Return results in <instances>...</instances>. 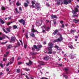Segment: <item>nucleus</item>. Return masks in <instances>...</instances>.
Here are the masks:
<instances>
[{
	"mask_svg": "<svg viewBox=\"0 0 79 79\" xmlns=\"http://www.w3.org/2000/svg\"><path fill=\"white\" fill-rule=\"evenodd\" d=\"M6 43H7V42H6L5 43H2L1 44H6Z\"/></svg>",
	"mask_w": 79,
	"mask_h": 79,
	"instance_id": "obj_56",
	"label": "nucleus"
},
{
	"mask_svg": "<svg viewBox=\"0 0 79 79\" xmlns=\"http://www.w3.org/2000/svg\"><path fill=\"white\" fill-rule=\"evenodd\" d=\"M64 77H65L66 79H67L68 78V76H66V75H64Z\"/></svg>",
	"mask_w": 79,
	"mask_h": 79,
	"instance_id": "obj_46",
	"label": "nucleus"
},
{
	"mask_svg": "<svg viewBox=\"0 0 79 79\" xmlns=\"http://www.w3.org/2000/svg\"><path fill=\"white\" fill-rule=\"evenodd\" d=\"M58 30H56L53 33V34L54 35H55V34H56L57 33H58Z\"/></svg>",
	"mask_w": 79,
	"mask_h": 79,
	"instance_id": "obj_15",
	"label": "nucleus"
},
{
	"mask_svg": "<svg viewBox=\"0 0 79 79\" xmlns=\"http://www.w3.org/2000/svg\"><path fill=\"white\" fill-rule=\"evenodd\" d=\"M59 66H62L63 65H62V64H59Z\"/></svg>",
	"mask_w": 79,
	"mask_h": 79,
	"instance_id": "obj_61",
	"label": "nucleus"
},
{
	"mask_svg": "<svg viewBox=\"0 0 79 79\" xmlns=\"http://www.w3.org/2000/svg\"><path fill=\"white\" fill-rule=\"evenodd\" d=\"M56 21H54V25L56 24Z\"/></svg>",
	"mask_w": 79,
	"mask_h": 79,
	"instance_id": "obj_60",
	"label": "nucleus"
},
{
	"mask_svg": "<svg viewBox=\"0 0 79 79\" xmlns=\"http://www.w3.org/2000/svg\"><path fill=\"white\" fill-rule=\"evenodd\" d=\"M30 35L31 37H35V35H34V34L32 33H31L30 34Z\"/></svg>",
	"mask_w": 79,
	"mask_h": 79,
	"instance_id": "obj_16",
	"label": "nucleus"
},
{
	"mask_svg": "<svg viewBox=\"0 0 79 79\" xmlns=\"http://www.w3.org/2000/svg\"><path fill=\"white\" fill-rule=\"evenodd\" d=\"M3 61H5L6 60V59L4 57V58H3Z\"/></svg>",
	"mask_w": 79,
	"mask_h": 79,
	"instance_id": "obj_42",
	"label": "nucleus"
},
{
	"mask_svg": "<svg viewBox=\"0 0 79 79\" xmlns=\"http://www.w3.org/2000/svg\"><path fill=\"white\" fill-rule=\"evenodd\" d=\"M35 6L36 7V9L37 10H39L40 9V6H39V5L38 3H36L35 4Z\"/></svg>",
	"mask_w": 79,
	"mask_h": 79,
	"instance_id": "obj_9",
	"label": "nucleus"
},
{
	"mask_svg": "<svg viewBox=\"0 0 79 79\" xmlns=\"http://www.w3.org/2000/svg\"><path fill=\"white\" fill-rule=\"evenodd\" d=\"M11 41L10 42H15V40H16V38L14 37H12L11 38Z\"/></svg>",
	"mask_w": 79,
	"mask_h": 79,
	"instance_id": "obj_8",
	"label": "nucleus"
},
{
	"mask_svg": "<svg viewBox=\"0 0 79 79\" xmlns=\"http://www.w3.org/2000/svg\"><path fill=\"white\" fill-rule=\"evenodd\" d=\"M19 41L21 43V44H22V45H23V42H22V41H21V40H19Z\"/></svg>",
	"mask_w": 79,
	"mask_h": 79,
	"instance_id": "obj_52",
	"label": "nucleus"
},
{
	"mask_svg": "<svg viewBox=\"0 0 79 79\" xmlns=\"http://www.w3.org/2000/svg\"><path fill=\"white\" fill-rule=\"evenodd\" d=\"M31 3L32 5H34L35 4V1H32L31 2Z\"/></svg>",
	"mask_w": 79,
	"mask_h": 79,
	"instance_id": "obj_37",
	"label": "nucleus"
},
{
	"mask_svg": "<svg viewBox=\"0 0 79 79\" xmlns=\"http://www.w3.org/2000/svg\"><path fill=\"white\" fill-rule=\"evenodd\" d=\"M18 63L19 64H22V62H19Z\"/></svg>",
	"mask_w": 79,
	"mask_h": 79,
	"instance_id": "obj_45",
	"label": "nucleus"
},
{
	"mask_svg": "<svg viewBox=\"0 0 79 79\" xmlns=\"http://www.w3.org/2000/svg\"><path fill=\"white\" fill-rule=\"evenodd\" d=\"M60 37L57 40H54L53 42V43H55V42H60V41H61V40H63V38H62V37L61 35H60Z\"/></svg>",
	"mask_w": 79,
	"mask_h": 79,
	"instance_id": "obj_3",
	"label": "nucleus"
},
{
	"mask_svg": "<svg viewBox=\"0 0 79 79\" xmlns=\"http://www.w3.org/2000/svg\"><path fill=\"white\" fill-rule=\"evenodd\" d=\"M51 18H52V19H54L55 18H57V17H56V15H51Z\"/></svg>",
	"mask_w": 79,
	"mask_h": 79,
	"instance_id": "obj_13",
	"label": "nucleus"
},
{
	"mask_svg": "<svg viewBox=\"0 0 79 79\" xmlns=\"http://www.w3.org/2000/svg\"><path fill=\"white\" fill-rule=\"evenodd\" d=\"M28 6L27 4L26 3H24V6L25 7H27Z\"/></svg>",
	"mask_w": 79,
	"mask_h": 79,
	"instance_id": "obj_29",
	"label": "nucleus"
},
{
	"mask_svg": "<svg viewBox=\"0 0 79 79\" xmlns=\"http://www.w3.org/2000/svg\"><path fill=\"white\" fill-rule=\"evenodd\" d=\"M3 40V38L2 37H0V40Z\"/></svg>",
	"mask_w": 79,
	"mask_h": 79,
	"instance_id": "obj_53",
	"label": "nucleus"
},
{
	"mask_svg": "<svg viewBox=\"0 0 79 79\" xmlns=\"http://www.w3.org/2000/svg\"><path fill=\"white\" fill-rule=\"evenodd\" d=\"M6 55H8V54H9V52H6Z\"/></svg>",
	"mask_w": 79,
	"mask_h": 79,
	"instance_id": "obj_64",
	"label": "nucleus"
},
{
	"mask_svg": "<svg viewBox=\"0 0 79 79\" xmlns=\"http://www.w3.org/2000/svg\"><path fill=\"white\" fill-rule=\"evenodd\" d=\"M19 10H20V11H22V8H21V7H19Z\"/></svg>",
	"mask_w": 79,
	"mask_h": 79,
	"instance_id": "obj_51",
	"label": "nucleus"
},
{
	"mask_svg": "<svg viewBox=\"0 0 79 79\" xmlns=\"http://www.w3.org/2000/svg\"><path fill=\"white\" fill-rule=\"evenodd\" d=\"M22 24L23 25H24V24H25V21H24V20H23V21L22 22Z\"/></svg>",
	"mask_w": 79,
	"mask_h": 79,
	"instance_id": "obj_40",
	"label": "nucleus"
},
{
	"mask_svg": "<svg viewBox=\"0 0 79 79\" xmlns=\"http://www.w3.org/2000/svg\"><path fill=\"white\" fill-rule=\"evenodd\" d=\"M39 63L41 65H44V62L42 61H40Z\"/></svg>",
	"mask_w": 79,
	"mask_h": 79,
	"instance_id": "obj_18",
	"label": "nucleus"
},
{
	"mask_svg": "<svg viewBox=\"0 0 79 79\" xmlns=\"http://www.w3.org/2000/svg\"><path fill=\"white\" fill-rule=\"evenodd\" d=\"M42 21L41 20H39L38 22H37L36 23V25L37 26H40L42 24Z\"/></svg>",
	"mask_w": 79,
	"mask_h": 79,
	"instance_id": "obj_5",
	"label": "nucleus"
},
{
	"mask_svg": "<svg viewBox=\"0 0 79 79\" xmlns=\"http://www.w3.org/2000/svg\"><path fill=\"white\" fill-rule=\"evenodd\" d=\"M25 70L27 71H29L30 70L29 69H25Z\"/></svg>",
	"mask_w": 79,
	"mask_h": 79,
	"instance_id": "obj_44",
	"label": "nucleus"
},
{
	"mask_svg": "<svg viewBox=\"0 0 79 79\" xmlns=\"http://www.w3.org/2000/svg\"><path fill=\"white\" fill-rule=\"evenodd\" d=\"M70 58L71 59H73L74 57L76 56V55H72L71 54H70Z\"/></svg>",
	"mask_w": 79,
	"mask_h": 79,
	"instance_id": "obj_10",
	"label": "nucleus"
},
{
	"mask_svg": "<svg viewBox=\"0 0 79 79\" xmlns=\"http://www.w3.org/2000/svg\"><path fill=\"white\" fill-rule=\"evenodd\" d=\"M21 57H19L17 59L18 60H20V59H21Z\"/></svg>",
	"mask_w": 79,
	"mask_h": 79,
	"instance_id": "obj_59",
	"label": "nucleus"
},
{
	"mask_svg": "<svg viewBox=\"0 0 79 79\" xmlns=\"http://www.w3.org/2000/svg\"><path fill=\"white\" fill-rule=\"evenodd\" d=\"M0 21L1 23L2 24H4L5 23V22L4 21L2 20L1 19H0Z\"/></svg>",
	"mask_w": 79,
	"mask_h": 79,
	"instance_id": "obj_23",
	"label": "nucleus"
},
{
	"mask_svg": "<svg viewBox=\"0 0 79 79\" xmlns=\"http://www.w3.org/2000/svg\"><path fill=\"white\" fill-rule=\"evenodd\" d=\"M24 47L25 48H26L27 47V45L26 44V45H24Z\"/></svg>",
	"mask_w": 79,
	"mask_h": 79,
	"instance_id": "obj_55",
	"label": "nucleus"
},
{
	"mask_svg": "<svg viewBox=\"0 0 79 79\" xmlns=\"http://www.w3.org/2000/svg\"><path fill=\"white\" fill-rule=\"evenodd\" d=\"M48 59H49L48 58V57H44V60H46V61H47V60H48Z\"/></svg>",
	"mask_w": 79,
	"mask_h": 79,
	"instance_id": "obj_25",
	"label": "nucleus"
},
{
	"mask_svg": "<svg viewBox=\"0 0 79 79\" xmlns=\"http://www.w3.org/2000/svg\"><path fill=\"white\" fill-rule=\"evenodd\" d=\"M55 48H57L58 50H60V51H61V49H60V48H59V47L58 46L56 45L55 46Z\"/></svg>",
	"mask_w": 79,
	"mask_h": 79,
	"instance_id": "obj_12",
	"label": "nucleus"
},
{
	"mask_svg": "<svg viewBox=\"0 0 79 79\" xmlns=\"http://www.w3.org/2000/svg\"><path fill=\"white\" fill-rule=\"evenodd\" d=\"M37 53L36 52H33L32 53V55H36Z\"/></svg>",
	"mask_w": 79,
	"mask_h": 79,
	"instance_id": "obj_47",
	"label": "nucleus"
},
{
	"mask_svg": "<svg viewBox=\"0 0 79 79\" xmlns=\"http://www.w3.org/2000/svg\"><path fill=\"white\" fill-rule=\"evenodd\" d=\"M23 21H24V20L22 19L19 20V23H23Z\"/></svg>",
	"mask_w": 79,
	"mask_h": 79,
	"instance_id": "obj_30",
	"label": "nucleus"
},
{
	"mask_svg": "<svg viewBox=\"0 0 79 79\" xmlns=\"http://www.w3.org/2000/svg\"><path fill=\"white\" fill-rule=\"evenodd\" d=\"M73 17H77V18H78V16L76 15H73Z\"/></svg>",
	"mask_w": 79,
	"mask_h": 79,
	"instance_id": "obj_38",
	"label": "nucleus"
},
{
	"mask_svg": "<svg viewBox=\"0 0 79 79\" xmlns=\"http://www.w3.org/2000/svg\"><path fill=\"white\" fill-rule=\"evenodd\" d=\"M75 31H76V30H71V31H70V33L72 34L73 32H75Z\"/></svg>",
	"mask_w": 79,
	"mask_h": 79,
	"instance_id": "obj_24",
	"label": "nucleus"
},
{
	"mask_svg": "<svg viewBox=\"0 0 79 79\" xmlns=\"http://www.w3.org/2000/svg\"><path fill=\"white\" fill-rule=\"evenodd\" d=\"M42 30H43V33H45V31H50V27H47L45 26H44L43 27Z\"/></svg>",
	"mask_w": 79,
	"mask_h": 79,
	"instance_id": "obj_2",
	"label": "nucleus"
},
{
	"mask_svg": "<svg viewBox=\"0 0 79 79\" xmlns=\"http://www.w3.org/2000/svg\"><path fill=\"white\" fill-rule=\"evenodd\" d=\"M18 27L16 25H14L13 27V28L14 29H16Z\"/></svg>",
	"mask_w": 79,
	"mask_h": 79,
	"instance_id": "obj_20",
	"label": "nucleus"
},
{
	"mask_svg": "<svg viewBox=\"0 0 79 79\" xmlns=\"http://www.w3.org/2000/svg\"><path fill=\"white\" fill-rule=\"evenodd\" d=\"M73 0H69L68 1V3H70L71 2V1H72Z\"/></svg>",
	"mask_w": 79,
	"mask_h": 79,
	"instance_id": "obj_41",
	"label": "nucleus"
},
{
	"mask_svg": "<svg viewBox=\"0 0 79 79\" xmlns=\"http://www.w3.org/2000/svg\"><path fill=\"white\" fill-rule=\"evenodd\" d=\"M65 70L66 72V74H68V71L69 70V69H65Z\"/></svg>",
	"mask_w": 79,
	"mask_h": 79,
	"instance_id": "obj_27",
	"label": "nucleus"
},
{
	"mask_svg": "<svg viewBox=\"0 0 79 79\" xmlns=\"http://www.w3.org/2000/svg\"><path fill=\"white\" fill-rule=\"evenodd\" d=\"M61 1L60 0L59 1L57 2V4H58V5H60V4H61Z\"/></svg>",
	"mask_w": 79,
	"mask_h": 79,
	"instance_id": "obj_33",
	"label": "nucleus"
},
{
	"mask_svg": "<svg viewBox=\"0 0 79 79\" xmlns=\"http://www.w3.org/2000/svg\"><path fill=\"white\" fill-rule=\"evenodd\" d=\"M79 21V19L77 20L76 19H74L73 20V22H74V23H77V22H78Z\"/></svg>",
	"mask_w": 79,
	"mask_h": 79,
	"instance_id": "obj_14",
	"label": "nucleus"
},
{
	"mask_svg": "<svg viewBox=\"0 0 79 79\" xmlns=\"http://www.w3.org/2000/svg\"><path fill=\"white\" fill-rule=\"evenodd\" d=\"M12 47V46H11V45H9L8 46V47L7 48V49H10Z\"/></svg>",
	"mask_w": 79,
	"mask_h": 79,
	"instance_id": "obj_21",
	"label": "nucleus"
},
{
	"mask_svg": "<svg viewBox=\"0 0 79 79\" xmlns=\"http://www.w3.org/2000/svg\"><path fill=\"white\" fill-rule=\"evenodd\" d=\"M61 27H63V28L64 27V24H62V25Z\"/></svg>",
	"mask_w": 79,
	"mask_h": 79,
	"instance_id": "obj_48",
	"label": "nucleus"
},
{
	"mask_svg": "<svg viewBox=\"0 0 79 79\" xmlns=\"http://www.w3.org/2000/svg\"><path fill=\"white\" fill-rule=\"evenodd\" d=\"M17 73H19L20 72V69H16Z\"/></svg>",
	"mask_w": 79,
	"mask_h": 79,
	"instance_id": "obj_32",
	"label": "nucleus"
},
{
	"mask_svg": "<svg viewBox=\"0 0 79 79\" xmlns=\"http://www.w3.org/2000/svg\"><path fill=\"white\" fill-rule=\"evenodd\" d=\"M60 23L61 24H63V21L61 20L60 21Z\"/></svg>",
	"mask_w": 79,
	"mask_h": 79,
	"instance_id": "obj_54",
	"label": "nucleus"
},
{
	"mask_svg": "<svg viewBox=\"0 0 79 79\" xmlns=\"http://www.w3.org/2000/svg\"><path fill=\"white\" fill-rule=\"evenodd\" d=\"M6 56H7V55L5 54L4 56V57H6Z\"/></svg>",
	"mask_w": 79,
	"mask_h": 79,
	"instance_id": "obj_62",
	"label": "nucleus"
},
{
	"mask_svg": "<svg viewBox=\"0 0 79 79\" xmlns=\"http://www.w3.org/2000/svg\"><path fill=\"white\" fill-rule=\"evenodd\" d=\"M63 2L65 5H68V1L66 0H64Z\"/></svg>",
	"mask_w": 79,
	"mask_h": 79,
	"instance_id": "obj_11",
	"label": "nucleus"
},
{
	"mask_svg": "<svg viewBox=\"0 0 79 79\" xmlns=\"http://www.w3.org/2000/svg\"><path fill=\"white\" fill-rule=\"evenodd\" d=\"M32 50H35V48L33 47H32Z\"/></svg>",
	"mask_w": 79,
	"mask_h": 79,
	"instance_id": "obj_57",
	"label": "nucleus"
},
{
	"mask_svg": "<svg viewBox=\"0 0 79 79\" xmlns=\"http://www.w3.org/2000/svg\"><path fill=\"white\" fill-rule=\"evenodd\" d=\"M25 37L26 39H28V35L27 33L26 34V35H25Z\"/></svg>",
	"mask_w": 79,
	"mask_h": 79,
	"instance_id": "obj_36",
	"label": "nucleus"
},
{
	"mask_svg": "<svg viewBox=\"0 0 79 79\" xmlns=\"http://www.w3.org/2000/svg\"><path fill=\"white\" fill-rule=\"evenodd\" d=\"M42 45H38L37 46H36L35 45H34V47L35 48V49H37L38 50V51H39L40 50V48H42Z\"/></svg>",
	"mask_w": 79,
	"mask_h": 79,
	"instance_id": "obj_4",
	"label": "nucleus"
},
{
	"mask_svg": "<svg viewBox=\"0 0 79 79\" xmlns=\"http://www.w3.org/2000/svg\"><path fill=\"white\" fill-rule=\"evenodd\" d=\"M69 48H71V49H73V48H74V47H73V46L72 45H70L69 46Z\"/></svg>",
	"mask_w": 79,
	"mask_h": 79,
	"instance_id": "obj_26",
	"label": "nucleus"
},
{
	"mask_svg": "<svg viewBox=\"0 0 79 79\" xmlns=\"http://www.w3.org/2000/svg\"><path fill=\"white\" fill-rule=\"evenodd\" d=\"M29 63L30 64V65H31V64H32V62L31 60L29 61Z\"/></svg>",
	"mask_w": 79,
	"mask_h": 79,
	"instance_id": "obj_35",
	"label": "nucleus"
},
{
	"mask_svg": "<svg viewBox=\"0 0 79 79\" xmlns=\"http://www.w3.org/2000/svg\"><path fill=\"white\" fill-rule=\"evenodd\" d=\"M41 79H48V78L45 77H43L41 78Z\"/></svg>",
	"mask_w": 79,
	"mask_h": 79,
	"instance_id": "obj_50",
	"label": "nucleus"
},
{
	"mask_svg": "<svg viewBox=\"0 0 79 79\" xmlns=\"http://www.w3.org/2000/svg\"><path fill=\"white\" fill-rule=\"evenodd\" d=\"M5 9H6V8H5V7L2 6V10H5Z\"/></svg>",
	"mask_w": 79,
	"mask_h": 79,
	"instance_id": "obj_31",
	"label": "nucleus"
},
{
	"mask_svg": "<svg viewBox=\"0 0 79 79\" xmlns=\"http://www.w3.org/2000/svg\"><path fill=\"white\" fill-rule=\"evenodd\" d=\"M15 11L17 13H19V11H18V9H15Z\"/></svg>",
	"mask_w": 79,
	"mask_h": 79,
	"instance_id": "obj_34",
	"label": "nucleus"
},
{
	"mask_svg": "<svg viewBox=\"0 0 79 79\" xmlns=\"http://www.w3.org/2000/svg\"><path fill=\"white\" fill-rule=\"evenodd\" d=\"M31 32H38V31L37 30H35L34 28L31 29Z\"/></svg>",
	"mask_w": 79,
	"mask_h": 79,
	"instance_id": "obj_17",
	"label": "nucleus"
},
{
	"mask_svg": "<svg viewBox=\"0 0 79 79\" xmlns=\"http://www.w3.org/2000/svg\"><path fill=\"white\" fill-rule=\"evenodd\" d=\"M2 30L5 32V33H6V34H8V31H6V30L4 28H2Z\"/></svg>",
	"mask_w": 79,
	"mask_h": 79,
	"instance_id": "obj_19",
	"label": "nucleus"
},
{
	"mask_svg": "<svg viewBox=\"0 0 79 79\" xmlns=\"http://www.w3.org/2000/svg\"><path fill=\"white\" fill-rule=\"evenodd\" d=\"M14 57H12V59L10 60V62H9L8 64H6L7 66H9V65L10 64H11L13 63V61H14Z\"/></svg>",
	"mask_w": 79,
	"mask_h": 79,
	"instance_id": "obj_6",
	"label": "nucleus"
},
{
	"mask_svg": "<svg viewBox=\"0 0 79 79\" xmlns=\"http://www.w3.org/2000/svg\"><path fill=\"white\" fill-rule=\"evenodd\" d=\"M10 28H11V27H10L9 28H6V30L8 32H10Z\"/></svg>",
	"mask_w": 79,
	"mask_h": 79,
	"instance_id": "obj_22",
	"label": "nucleus"
},
{
	"mask_svg": "<svg viewBox=\"0 0 79 79\" xmlns=\"http://www.w3.org/2000/svg\"><path fill=\"white\" fill-rule=\"evenodd\" d=\"M31 7L32 8H35V6H34V5H32L31 6Z\"/></svg>",
	"mask_w": 79,
	"mask_h": 79,
	"instance_id": "obj_58",
	"label": "nucleus"
},
{
	"mask_svg": "<svg viewBox=\"0 0 79 79\" xmlns=\"http://www.w3.org/2000/svg\"><path fill=\"white\" fill-rule=\"evenodd\" d=\"M49 46L50 47H49L48 48V50L49 52H48V54H51L52 53V48L53 47V44L52 43H50L48 44Z\"/></svg>",
	"mask_w": 79,
	"mask_h": 79,
	"instance_id": "obj_1",
	"label": "nucleus"
},
{
	"mask_svg": "<svg viewBox=\"0 0 79 79\" xmlns=\"http://www.w3.org/2000/svg\"><path fill=\"white\" fill-rule=\"evenodd\" d=\"M46 6H50V5H49V3H47L46 4Z\"/></svg>",
	"mask_w": 79,
	"mask_h": 79,
	"instance_id": "obj_49",
	"label": "nucleus"
},
{
	"mask_svg": "<svg viewBox=\"0 0 79 79\" xmlns=\"http://www.w3.org/2000/svg\"><path fill=\"white\" fill-rule=\"evenodd\" d=\"M75 11H74V10H72V13L73 15H74V14H76V13H77V12H78V11H79V10L77 8H75Z\"/></svg>",
	"mask_w": 79,
	"mask_h": 79,
	"instance_id": "obj_7",
	"label": "nucleus"
},
{
	"mask_svg": "<svg viewBox=\"0 0 79 79\" xmlns=\"http://www.w3.org/2000/svg\"><path fill=\"white\" fill-rule=\"evenodd\" d=\"M26 78H27V79H29V77H28V76H27L26 75Z\"/></svg>",
	"mask_w": 79,
	"mask_h": 79,
	"instance_id": "obj_63",
	"label": "nucleus"
},
{
	"mask_svg": "<svg viewBox=\"0 0 79 79\" xmlns=\"http://www.w3.org/2000/svg\"><path fill=\"white\" fill-rule=\"evenodd\" d=\"M16 4L17 6H19V5H21V3H19V2H17L16 3Z\"/></svg>",
	"mask_w": 79,
	"mask_h": 79,
	"instance_id": "obj_28",
	"label": "nucleus"
},
{
	"mask_svg": "<svg viewBox=\"0 0 79 79\" xmlns=\"http://www.w3.org/2000/svg\"><path fill=\"white\" fill-rule=\"evenodd\" d=\"M11 23H12V22H11V23H10V22L7 23V24L8 26H9V25H10V24H11Z\"/></svg>",
	"mask_w": 79,
	"mask_h": 79,
	"instance_id": "obj_39",
	"label": "nucleus"
},
{
	"mask_svg": "<svg viewBox=\"0 0 79 79\" xmlns=\"http://www.w3.org/2000/svg\"><path fill=\"white\" fill-rule=\"evenodd\" d=\"M0 66H1V68H3V64H0Z\"/></svg>",
	"mask_w": 79,
	"mask_h": 79,
	"instance_id": "obj_43",
	"label": "nucleus"
}]
</instances>
